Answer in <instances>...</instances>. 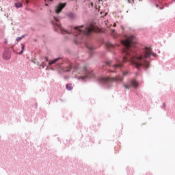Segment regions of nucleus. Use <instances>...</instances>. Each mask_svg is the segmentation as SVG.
Segmentation results:
<instances>
[{"mask_svg":"<svg viewBox=\"0 0 175 175\" xmlns=\"http://www.w3.org/2000/svg\"><path fill=\"white\" fill-rule=\"evenodd\" d=\"M133 38L135 36H131L129 40L120 41L123 46L121 49L122 56L120 59H116V64L111 65V60H107L101 65L100 69H103V70L107 69L108 73H118V72L122 73V77L121 75H117L115 77L107 76L99 79V81L102 84H105L108 88L111 87V83L114 81L121 83L123 81L124 77L131 76V71L122 64L123 62H130L137 69H140L142 66L148 69L150 63L147 59L152 55V57H157V54L152 52L151 47L145 46L142 49H139L136 44L133 42Z\"/></svg>","mask_w":175,"mask_h":175,"instance_id":"obj_1","label":"nucleus"},{"mask_svg":"<svg viewBox=\"0 0 175 175\" xmlns=\"http://www.w3.org/2000/svg\"><path fill=\"white\" fill-rule=\"evenodd\" d=\"M55 20L51 21L53 25L57 27L60 29L61 33L63 35H72L74 36V43L75 44H83L85 46L90 55L92 57L95 54L96 47L94 46V43L90 42L92 39V33H94V27L91 25L77 26L70 31H68L64 28L59 23V19L55 16H53Z\"/></svg>","mask_w":175,"mask_h":175,"instance_id":"obj_2","label":"nucleus"},{"mask_svg":"<svg viewBox=\"0 0 175 175\" xmlns=\"http://www.w3.org/2000/svg\"><path fill=\"white\" fill-rule=\"evenodd\" d=\"M81 76L79 77V80L81 81H85L87 79H95V74L92 70L88 69L87 66L82 68Z\"/></svg>","mask_w":175,"mask_h":175,"instance_id":"obj_3","label":"nucleus"},{"mask_svg":"<svg viewBox=\"0 0 175 175\" xmlns=\"http://www.w3.org/2000/svg\"><path fill=\"white\" fill-rule=\"evenodd\" d=\"M62 64H64V59L62 57H57L49 62V66L55 65V66H57V68H61V66H62Z\"/></svg>","mask_w":175,"mask_h":175,"instance_id":"obj_4","label":"nucleus"},{"mask_svg":"<svg viewBox=\"0 0 175 175\" xmlns=\"http://www.w3.org/2000/svg\"><path fill=\"white\" fill-rule=\"evenodd\" d=\"M123 86L124 88H126V90H131L132 87H133V88H137V87H139V82H137L135 79H131L128 81L127 85L124 84Z\"/></svg>","mask_w":175,"mask_h":175,"instance_id":"obj_5","label":"nucleus"},{"mask_svg":"<svg viewBox=\"0 0 175 175\" xmlns=\"http://www.w3.org/2000/svg\"><path fill=\"white\" fill-rule=\"evenodd\" d=\"M12 57V51L10 49H5L4 53H3V58L5 61H9V59Z\"/></svg>","mask_w":175,"mask_h":175,"instance_id":"obj_6","label":"nucleus"},{"mask_svg":"<svg viewBox=\"0 0 175 175\" xmlns=\"http://www.w3.org/2000/svg\"><path fill=\"white\" fill-rule=\"evenodd\" d=\"M65 6H66V3H59L55 7V12L56 14H59V13H61V12H62V10L64 9V8H65Z\"/></svg>","mask_w":175,"mask_h":175,"instance_id":"obj_7","label":"nucleus"},{"mask_svg":"<svg viewBox=\"0 0 175 175\" xmlns=\"http://www.w3.org/2000/svg\"><path fill=\"white\" fill-rule=\"evenodd\" d=\"M71 69H75V70H78V69H80V64H75L73 63H70L69 66L67 67V69L65 70V72H70Z\"/></svg>","mask_w":175,"mask_h":175,"instance_id":"obj_8","label":"nucleus"},{"mask_svg":"<svg viewBox=\"0 0 175 175\" xmlns=\"http://www.w3.org/2000/svg\"><path fill=\"white\" fill-rule=\"evenodd\" d=\"M106 48L109 51H113V49H114V44H111V42H107L105 44Z\"/></svg>","mask_w":175,"mask_h":175,"instance_id":"obj_9","label":"nucleus"},{"mask_svg":"<svg viewBox=\"0 0 175 175\" xmlns=\"http://www.w3.org/2000/svg\"><path fill=\"white\" fill-rule=\"evenodd\" d=\"M67 16L68 17V18H70V20H74V18H76V14H75L74 12H69L67 14Z\"/></svg>","mask_w":175,"mask_h":175,"instance_id":"obj_10","label":"nucleus"},{"mask_svg":"<svg viewBox=\"0 0 175 175\" xmlns=\"http://www.w3.org/2000/svg\"><path fill=\"white\" fill-rule=\"evenodd\" d=\"M66 90H68V91H72V90H73V86H72V84L68 83L66 85Z\"/></svg>","mask_w":175,"mask_h":175,"instance_id":"obj_11","label":"nucleus"},{"mask_svg":"<svg viewBox=\"0 0 175 175\" xmlns=\"http://www.w3.org/2000/svg\"><path fill=\"white\" fill-rule=\"evenodd\" d=\"M38 66L42 68V69H44V68L47 66V64L44 62H42L41 64H38Z\"/></svg>","mask_w":175,"mask_h":175,"instance_id":"obj_12","label":"nucleus"},{"mask_svg":"<svg viewBox=\"0 0 175 175\" xmlns=\"http://www.w3.org/2000/svg\"><path fill=\"white\" fill-rule=\"evenodd\" d=\"M22 44L21 51L19 53H18L19 55H21V54L24 53V49H25V45H24L23 44Z\"/></svg>","mask_w":175,"mask_h":175,"instance_id":"obj_13","label":"nucleus"},{"mask_svg":"<svg viewBox=\"0 0 175 175\" xmlns=\"http://www.w3.org/2000/svg\"><path fill=\"white\" fill-rule=\"evenodd\" d=\"M15 6L17 8V9L23 8V3H21V2H16L15 3Z\"/></svg>","mask_w":175,"mask_h":175,"instance_id":"obj_14","label":"nucleus"},{"mask_svg":"<svg viewBox=\"0 0 175 175\" xmlns=\"http://www.w3.org/2000/svg\"><path fill=\"white\" fill-rule=\"evenodd\" d=\"M23 38H25V35H23L21 37L16 38V42H20V40H21V39H23Z\"/></svg>","mask_w":175,"mask_h":175,"instance_id":"obj_15","label":"nucleus"},{"mask_svg":"<svg viewBox=\"0 0 175 175\" xmlns=\"http://www.w3.org/2000/svg\"><path fill=\"white\" fill-rule=\"evenodd\" d=\"M162 109H166V104L165 103L163 104Z\"/></svg>","mask_w":175,"mask_h":175,"instance_id":"obj_16","label":"nucleus"},{"mask_svg":"<svg viewBox=\"0 0 175 175\" xmlns=\"http://www.w3.org/2000/svg\"><path fill=\"white\" fill-rule=\"evenodd\" d=\"M44 59H45V61H46V62H49V57H44Z\"/></svg>","mask_w":175,"mask_h":175,"instance_id":"obj_17","label":"nucleus"},{"mask_svg":"<svg viewBox=\"0 0 175 175\" xmlns=\"http://www.w3.org/2000/svg\"><path fill=\"white\" fill-rule=\"evenodd\" d=\"M31 12L32 13H35V11H33V10H31Z\"/></svg>","mask_w":175,"mask_h":175,"instance_id":"obj_18","label":"nucleus"},{"mask_svg":"<svg viewBox=\"0 0 175 175\" xmlns=\"http://www.w3.org/2000/svg\"><path fill=\"white\" fill-rule=\"evenodd\" d=\"M113 27H117V24L113 23Z\"/></svg>","mask_w":175,"mask_h":175,"instance_id":"obj_19","label":"nucleus"},{"mask_svg":"<svg viewBox=\"0 0 175 175\" xmlns=\"http://www.w3.org/2000/svg\"><path fill=\"white\" fill-rule=\"evenodd\" d=\"M114 32H116V30L113 29L112 30V33H114Z\"/></svg>","mask_w":175,"mask_h":175,"instance_id":"obj_20","label":"nucleus"},{"mask_svg":"<svg viewBox=\"0 0 175 175\" xmlns=\"http://www.w3.org/2000/svg\"><path fill=\"white\" fill-rule=\"evenodd\" d=\"M45 6H49V4L48 3H45Z\"/></svg>","mask_w":175,"mask_h":175,"instance_id":"obj_21","label":"nucleus"},{"mask_svg":"<svg viewBox=\"0 0 175 175\" xmlns=\"http://www.w3.org/2000/svg\"><path fill=\"white\" fill-rule=\"evenodd\" d=\"M122 29L124 31V27L122 26Z\"/></svg>","mask_w":175,"mask_h":175,"instance_id":"obj_22","label":"nucleus"},{"mask_svg":"<svg viewBox=\"0 0 175 175\" xmlns=\"http://www.w3.org/2000/svg\"><path fill=\"white\" fill-rule=\"evenodd\" d=\"M162 9H163V8H160V10H162Z\"/></svg>","mask_w":175,"mask_h":175,"instance_id":"obj_23","label":"nucleus"},{"mask_svg":"<svg viewBox=\"0 0 175 175\" xmlns=\"http://www.w3.org/2000/svg\"><path fill=\"white\" fill-rule=\"evenodd\" d=\"M49 1H50V2H53V0H49Z\"/></svg>","mask_w":175,"mask_h":175,"instance_id":"obj_24","label":"nucleus"},{"mask_svg":"<svg viewBox=\"0 0 175 175\" xmlns=\"http://www.w3.org/2000/svg\"><path fill=\"white\" fill-rule=\"evenodd\" d=\"M156 6L158 8V4H156Z\"/></svg>","mask_w":175,"mask_h":175,"instance_id":"obj_25","label":"nucleus"},{"mask_svg":"<svg viewBox=\"0 0 175 175\" xmlns=\"http://www.w3.org/2000/svg\"><path fill=\"white\" fill-rule=\"evenodd\" d=\"M174 1L175 2V0H174Z\"/></svg>","mask_w":175,"mask_h":175,"instance_id":"obj_26","label":"nucleus"}]
</instances>
